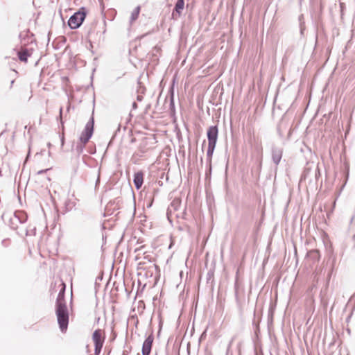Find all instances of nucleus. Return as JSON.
Instances as JSON below:
<instances>
[{"label":"nucleus","instance_id":"nucleus-9","mask_svg":"<svg viewBox=\"0 0 355 355\" xmlns=\"http://www.w3.org/2000/svg\"><path fill=\"white\" fill-rule=\"evenodd\" d=\"M153 343V337L149 336L144 342L142 347V355H149Z\"/></svg>","mask_w":355,"mask_h":355},{"label":"nucleus","instance_id":"nucleus-6","mask_svg":"<svg viewBox=\"0 0 355 355\" xmlns=\"http://www.w3.org/2000/svg\"><path fill=\"white\" fill-rule=\"evenodd\" d=\"M184 8V1L178 0L175 3L174 11L172 13V17L175 19H178Z\"/></svg>","mask_w":355,"mask_h":355},{"label":"nucleus","instance_id":"nucleus-1","mask_svg":"<svg viewBox=\"0 0 355 355\" xmlns=\"http://www.w3.org/2000/svg\"><path fill=\"white\" fill-rule=\"evenodd\" d=\"M55 313L60 330L62 332H65L68 327L69 316L65 300L62 297V294L58 296Z\"/></svg>","mask_w":355,"mask_h":355},{"label":"nucleus","instance_id":"nucleus-16","mask_svg":"<svg viewBox=\"0 0 355 355\" xmlns=\"http://www.w3.org/2000/svg\"><path fill=\"white\" fill-rule=\"evenodd\" d=\"M345 350L347 352V355H349V352H348L347 349H345Z\"/></svg>","mask_w":355,"mask_h":355},{"label":"nucleus","instance_id":"nucleus-3","mask_svg":"<svg viewBox=\"0 0 355 355\" xmlns=\"http://www.w3.org/2000/svg\"><path fill=\"white\" fill-rule=\"evenodd\" d=\"M85 17V10L84 8H82L69 18L68 24L71 28L76 29L82 24Z\"/></svg>","mask_w":355,"mask_h":355},{"label":"nucleus","instance_id":"nucleus-14","mask_svg":"<svg viewBox=\"0 0 355 355\" xmlns=\"http://www.w3.org/2000/svg\"><path fill=\"white\" fill-rule=\"evenodd\" d=\"M47 170H48V169H46V170H44V171H38V173H38V174H40V173H43V172L46 171Z\"/></svg>","mask_w":355,"mask_h":355},{"label":"nucleus","instance_id":"nucleus-10","mask_svg":"<svg viewBox=\"0 0 355 355\" xmlns=\"http://www.w3.org/2000/svg\"><path fill=\"white\" fill-rule=\"evenodd\" d=\"M144 182V173L138 171L134 175V184L137 189H139Z\"/></svg>","mask_w":355,"mask_h":355},{"label":"nucleus","instance_id":"nucleus-13","mask_svg":"<svg viewBox=\"0 0 355 355\" xmlns=\"http://www.w3.org/2000/svg\"><path fill=\"white\" fill-rule=\"evenodd\" d=\"M62 285L63 287H62V290L60 291V292L59 293L58 296L62 294V297L64 300V291H65V284L63 283Z\"/></svg>","mask_w":355,"mask_h":355},{"label":"nucleus","instance_id":"nucleus-5","mask_svg":"<svg viewBox=\"0 0 355 355\" xmlns=\"http://www.w3.org/2000/svg\"><path fill=\"white\" fill-rule=\"evenodd\" d=\"M94 121L92 120L89 121L85 128V130L81 133L80 140L83 145H85L91 138L93 134Z\"/></svg>","mask_w":355,"mask_h":355},{"label":"nucleus","instance_id":"nucleus-12","mask_svg":"<svg viewBox=\"0 0 355 355\" xmlns=\"http://www.w3.org/2000/svg\"><path fill=\"white\" fill-rule=\"evenodd\" d=\"M335 347V342H331L329 347L327 353H329L328 355H336L333 352L331 351L332 348Z\"/></svg>","mask_w":355,"mask_h":355},{"label":"nucleus","instance_id":"nucleus-2","mask_svg":"<svg viewBox=\"0 0 355 355\" xmlns=\"http://www.w3.org/2000/svg\"><path fill=\"white\" fill-rule=\"evenodd\" d=\"M218 128L217 126H211L207 130L208 148L207 155L209 157H211L216 147L218 139Z\"/></svg>","mask_w":355,"mask_h":355},{"label":"nucleus","instance_id":"nucleus-17","mask_svg":"<svg viewBox=\"0 0 355 355\" xmlns=\"http://www.w3.org/2000/svg\"><path fill=\"white\" fill-rule=\"evenodd\" d=\"M297 252V250H296V248H295V253L296 254Z\"/></svg>","mask_w":355,"mask_h":355},{"label":"nucleus","instance_id":"nucleus-4","mask_svg":"<svg viewBox=\"0 0 355 355\" xmlns=\"http://www.w3.org/2000/svg\"><path fill=\"white\" fill-rule=\"evenodd\" d=\"M105 336L102 329H96L92 334V340L95 346V354L99 355L103 348Z\"/></svg>","mask_w":355,"mask_h":355},{"label":"nucleus","instance_id":"nucleus-8","mask_svg":"<svg viewBox=\"0 0 355 355\" xmlns=\"http://www.w3.org/2000/svg\"><path fill=\"white\" fill-rule=\"evenodd\" d=\"M317 171H318V166L316 165H315L313 163H312L310 166L309 164H307V166L304 168V172L302 174V178L306 179V178H308L312 175H314L315 176H316Z\"/></svg>","mask_w":355,"mask_h":355},{"label":"nucleus","instance_id":"nucleus-11","mask_svg":"<svg viewBox=\"0 0 355 355\" xmlns=\"http://www.w3.org/2000/svg\"><path fill=\"white\" fill-rule=\"evenodd\" d=\"M309 256L312 257L314 259L319 260V259H320V252L317 250H312V251L309 252Z\"/></svg>","mask_w":355,"mask_h":355},{"label":"nucleus","instance_id":"nucleus-7","mask_svg":"<svg viewBox=\"0 0 355 355\" xmlns=\"http://www.w3.org/2000/svg\"><path fill=\"white\" fill-rule=\"evenodd\" d=\"M33 53V49H28L26 48H21L19 51H18L17 55L19 60L24 63H26L28 61V58L31 57Z\"/></svg>","mask_w":355,"mask_h":355},{"label":"nucleus","instance_id":"nucleus-15","mask_svg":"<svg viewBox=\"0 0 355 355\" xmlns=\"http://www.w3.org/2000/svg\"><path fill=\"white\" fill-rule=\"evenodd\" d=\"M341 350H342V348H340V349H339L338 354L337 355H340Z\"/></svg>","mask_w":355,"mask_h":355}]
</instances>
